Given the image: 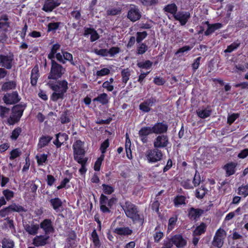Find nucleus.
Segmentation results:
<instances>
[{"mask_svg":"<svg viewBox=\"0 0 248 248\" xmlns=\"http://www.w3.org/2000/svg\"><path fill=\"white\" fill-rule=\"evenodd\" d=\"M66 72V68L56 60L50 61V69L47 78L49 80L46 85L53 92L50 96V99L57 102L59 99H63L64 94L68 89V82L63 79L59 80Z\"/></svg>","mask_w":248,"mask_h":248,"instance_id":"obj_1","label":"nucleus"},{"mask_svg":"<svg viewBox=\"0 0 248 248\" xmlns=\"http://www.w3.org/2000/svg\"><path fill=\"white\" fill-rule=\"evenodd\" d=\"M102 189L104 194H101L99 198L100 209L103 213H110V209L117 202V199L112 197L108 199L106 195H111L115 190L114 187L111 185L103 184Z\"/></svg>","mask_w":248,"mask_h":248,"instance_id":"obj_2","label":"nucleus"},{"mask_svg":"<svg viewBox=\"0 0 248 248\" xmlns=\"http://www.w3.org/2000/svg\"><path fill=\"white\" fill-rule=\"evenodd\" d=\"M84 142L80 140H77L73 144V155L74 160L81 165L79 172L81 175L85 174L87 170L86 165L88 158L84 157L86 151L84 148Z\"/></svg>","mask_w":248,"mask_h":248,"instance_id":"obj_3","label":"nucleus"},{"mask_svg":"<svg viewBox=\"0 0 248 248\" xmlns=\"http://www.w3.org/2000/svg\"><path fill=\"white\" fill-rule=\"evenodd\" d=\"M123 208L126 216L131 219L133 223H138L141 225L143 224L144 216L138 206L127 201L125 202Z\"/></svg>","mask_w":248,"mask_h":248,"instance_id":"obj_4","label":"nucleus"},{"mask_svg":"<svg viewBox=\"0 0 248 248\" xmlns=\"http://www.w3.org/2000/svg\"><path fill=\"white\" fill-rule=\"evenodd\" d=\"M27 107V104L23 102L15 105L11 109V114L7 118V124L13 125L19 122Z\"/></svg>","mask_w":248,"mask_h":248,"instance_id":"obj_5","label":"nucleus"},{"mask_svg":"<svg viewBox=\"0 0 248 248\" xmlns=\"http://www.w3.org/2000/svg\"><path fill=\"white\" fill-rule=\"evenodd\" d=\"M26 212H27V209L24 207L14 202L0 210V217H8V216L13 212H17L19 213L20 215L22 216L21 213H26Z\"/></svg>","mask_w":248,"mask_h":248,"instance_id":"obj_6","label":"nucleus"},{"mask_svg":"<svg viewBox=\"0 0 248 248\" xmlns=\"http://www.w3.org/2000/svg\"><path fill=\"white\" fill-rule=\"evenodd\" d=\"M145 156L148 163H155L163 159V154L160 149L154 147L146 151Z\"/></svg>","mask_w":248,"mask_h":248,"instance_id":"obj_7","label":"nucleus"},{"mask_svg":"<svg viewBox=\"0 0 248 248\" xmlns=\"http://www.w3.org/2000/svg\"><path fill=\"white\" fill-rule=\"evenodd\" d=\"M226 236V232L224 229L221 228L217 229L214 236L212 242V245L217 248H221L223 245Z\"/></svg>","mask_w":248,"mask_h":248,"instance_id":"obj_8","label":"nucleus"},{"mask_svg":"<svg viewBox=\"0 0 248 248\" xmlns=\"http://www.w3.org/2000/svg\"><path fill=\"white\" fill-rule=\"evenodd\" d=\"M170 144L169 139L166 135H159L155 139L153 142L154 148L160 149L166 148Z\"/></svg>","mask_w":248,"mask_h":248,"instance_id":"obj_9","label":"nucleus"},{"mask_svg":"<svg viewBox=\"0 0 248 248\" xmlns=\"http://www.w3.org/2000/svg\"><path fill=\"white\" fill-rule=\"evenodd\" d=\"M14 60V55L13 53L9 52L8 54H0V65L6 69H11L13 66Z\"/></svg>","mask_w":248,"mask_h":248,"instance_id":"obj_10","label":"nucleus"},{"mask_svg":"<svg viewBox=\"0 0 248 248\" xmlns=\"http://www.w3.org/2000/svg\"><path fill=\"white\" fill-rule=\"evenodd\" d=\"M20 99L16 91L11 93H6L4 95L2 98L4 102L7 105L15 104L18 103Z\"/></svg>","mask_w":248,"mask_h":248,"instance_id":"obj_11","label":"nucleus"},{"mask_svg":"<svg viewBox=\"0 0 248 248\" xmlns=\"http://www.w3.org/2000/svg\"><path fill=\"white\" fill-rule=\"evenodd\" d=\"M63 0H45L42 10L46 12H51L59 6Z\"/></svg>","mask_w":248,"mask_h":248,"instance_id":"obj_12","label":"nucleus"},{"mask_svg":"<svg viewBox=\"0 0 248 248\" xmlns=\"http://www.w3.org/2000/svg\"><path fill=\"white\" fill-rule=\"evenodd\" d=\"M156 102V99L155 97L145 99L143 102L140 104L139 108L144 112H149L151 110V107L154 106Z\"/></svg>","mask_w":248,"mask_h":248,"instance_id":"obj_13","label":"nucleus"},{"mask_svg":"<svg viewBox=\"0 0 248 248\" xmlns=\"http://www.w3.org/2000/svg\"><path fill=\"white\" fill-rule=\"evenodd\" d=\"M39 228L43 230L45 234L49 235L54 232L53 223L50 219H44L39 224Z\"/></svg>","mask_w":248,"mask_h":248,"instance_id":"obj_14","label":"nucleus"},{"mask_svg":"<svg viewBox=\"0 0 248 248\" xmlns=\"http://www.w3.org/2000/svg\"><path fill=\"white\" fill-rule=\"evenodd\" d=\"M153 134L150 126H143L139 131L138 135L142 143H146L148 141V136Z\"/></svg>","mask_w":248,"mask_h":248,"instance_id":"obj_15","label":"nucleus"},{"mask_svg":"<svg viewBox=\"0 0 248 248\" xmlns=\"http://www.w3.org/2000/svg\"><path fill=\"white\" fill-rule=\"evenodd\" d=\"M49 236L48 235H36L32 240V244L36 247H43L49 244Z\"/></svg>","mask_w":248,"mask_h":248,"instance_id":"obj_16","label":"nucleus"},{"mask_svg":"<svg viewBox=\"0 0 248 248\" xmlns=\"http://www.w3.org/2000/svg\"><path fill=\"white\" fill-rule=\"evenodd\" d=\"M153 133L164 135L168 130V125L163 122H157L151 127Z\"/></svg>","mask_w":248,"mask_h":248,"instance_id":"obj_17","label":"nucleus"},{"mask_svg":"<svg viewBox=\"0 0 248 248\" xmlns=\"http://www.w3.org/2000/svg\"><path fill=\"white\" fill-rule=\"evenodd\" d=\"M140 12L138 7L135 5L131 7L127 13V18L132 22H135L139 20L141 17Z\"/></svg>","mask_w":248,"mask_h":248,"instance_id":"obj_18","label":"nucleus"},{"mask_svg":"<svg viewBox=\"0 0 248 248\" xmlns=\"http://www.w3.org/2000/svg\"><path fill=\"white\" fill-rule=\"evenodd\" d=\"M171 242L177 248H183L187 244L186 240L182 234H176L171 237Z\"/></svg>","mask_w":248,"mask_h":248,"instance_id":"obj_19","label":"nucleus"},{"mask_svg":"<svg viewBox=\"0 0 248 248\" xmlns=\"http://www.w3.org/2000/svg\"><path fill=\"white\" fill-rule=\"evenodd\" d=\"M202 24H206L207 26V30L204 31V35L208 36L214 33L216 31L221 29L223 25L221 23H216L210 24L208 21L203 22Z\"/></svg>","mask_w":248,"mask_h":248,"instance_id":"obj_20","label":"nucleus"},{"mask_svg":"<svg viewBox=\"0 0 248 248\" xmlns=\"http://www.w3.org/2000/svg\"><path fill=\"white\" fill-rule=\"evenodd\" d=\"M90 36V41L93 42L100 38V35L97 31L93 28L84 27L83 35L88 37L89 35Z\"/></svg>","mask_w":248,"mask_h":248,"instance_id":"obj_21","label":"nucleus"},{"mask_svg":"<svg viewBox=\"0 0 248 248\" xmlns=\"http://www.w3.org/2000/svg\"><path fill=\"white\" fill-rule=\"evenodd\" d=\"M190 17V14L188 12L179 11L174 15V18L176 20L179 21L181 25L186 24Z\"/></svg>","mask_w":248,"mask_h":248,"instance_id":"obj_22","label":"nucleus"},{"mask_svg":"<svg viewBox=\"0 0 248 248\" xmlns=\"http://www.w3.org/2000/svg\"><path fill=\"white\" fill-rule=\"evenodd\" d=\"M203 213V210L201 209L191 207L188 210L187 216L190 220L196 221Z\"/></svg>","mask_w":248,"mask_h":248,"instance_id":"obj_23","label":"nucleus"},{"mask_svg":"<svg viewBox=\"0 0 248 248\" xmlns=\"http://www.w3.org/2000/svg\"><path fill=\"white\" fill-rule=\"evenodd\" d=\"M237 163L235 162H230L223 166L222 169L226 171V176H230L234 174L236 170Z\"/></svg>","mask_w":248,"mask_h":248,"instance_id":"obj_24","label":"nucleus"},{"mask_svg":"<svg viewBox=\"0 0 248 248\" xmlns=\"http://www.w3.org/2000/svg\"><path fill=\"white\" fill-rule=\"evenodd\" d=\"M40 77V73L39 70V66L36 64L32 69L31 74V84L32 86H35L39 78Z\"/></svg>","mask_w":248,"mask_h":248,"instance_id":"obj_25","label":"nucleus"},{"mask_svg":"<svg viewBox=\"0 0 248 248\" xmlns=\"http://www.w3.org/2000/svg\"><path fill=\"white\" fill-rule=\"evenodd\" d=\"M24 229L30 235H36L39 229V225L38 224H34L32 222L31 225L26 224L24 226Z\"/></svg>","mask_w":248,"mask_h":248,"instance_id":"obj_26","label":"nucleus"},{"mask_svg":"<svg viewBox=\"0 0 248 248\" xmlns=\"http://www.w3.org/2000/svg\"><path fill=\"white\" fill-rule=\"evenodd\" d=\"M49 202L51 206L56 212H57L60 210V208H62V202L59 197L52 198Z\"/></svg>","mask_w":248,"mask_h":248,"instance_id":"obj_27","label":"nucleus"},{"mask_svg":"<svg viewBox=\"0 0 248 248\" xmlns=\"http://www.w3.org/2000/svg\"><path fill=\"white\" fill-rule=\"evenodd\" d=\"M53 137L50 136L42 135L39 139V142L37 144L38 149H42L47 146L52 140Z\"/></svg>","mask_w":248,"mask_h":248,"instance_id":"obj_28","label":"nucleus"},{"mask_svg":"<svg viewBox=\"0 0 248 248\" xmlns=\"http://www.w3.org/2000/svg\"><path fill=\"white\" fill-rule=\"evenodd\" d=\"M186 197L182 195H177L174 197L173 200V203L175 207H179L181 205H185Z\"/></svg>","mask_w":248,"mask_h":248,"instance_id":"obj_29","label":"nucleus"},{"mask_svg":"<svg viewBox=\"0 0 248 248\" xmlns=\"http://www.w3.org/2000/svg\"><path fill=\"white\" fill-rule=\"evenodd\" d=\"M114 232L119 235H130L133 233V230L128 227H117L114 230Z\"/></svg>","mask_w":248,"mask_h":248,"instance_id":"obj_30","label":"nucleus"},{"mask_svg":"<svg viewBox=\"0 0 248 248\" xmlns=\"http://www.w3.org/2000/svg\"><path fill=\"white\" fill-rule=\"evenodd\" d=\"M212 113V110L210 107L208 106L203 109H198L196 110L197 115L199 117L202 119H205L209 117Z\"/></svg>","mask_w":248,"mask_h":248,"instance_id":"obj_31","label":"nucleus"},{"mask_svg":"<svg viewBox=\"0 0 248 248\" xmlns=\"http://www.w3.org/2000/svg\"><path fill=\"white\" fill-rule=\"evenodd\" d=\"M109 98L108 95L105 93L99 94L97 97L93 99V102H98L102 105H106L109 102Z\"/></svg>","mask_w":248,"mask_h":248,"instance_id":"obj_32","label":"nucleus"},{"mask_svg":"<svg viewBox=\"0 0 248 248\" xmlns=\"http://www.w3.org/2000/svg\"><path fill=\"white\" fill-rule=\"evenodd\" d=\"M91 240L92 241L93 246L96 248H100L101 246V243L100 240L99 235L97 233L95 229H94L91 233Z\"/></svg>","mask_w":248,"mask_h":248,"instance_id":"obj_33","label":"nucleus"},{"mask_svg":"<svg viewBox=\"0 0 248 248\" xmlns=\"http://www.w3.org/2000/svg\"><path fill=\"white\" fill-rule=\"evenodd\" d=\"M61 48V45L58 43L53 44L51 48L49 53L47 54V58L48 60L51 61L55 60V55L56 54L57 51L60 50Z\"/></svg>","mask_w":248,"mask_h":248,"instance_id":"obj_34","label":"nucleus"},{"mask_svg":"<svg viewBox=\"0 0 248 248\" xmlns=\"http://www.w3.org/2000/svg\"><path fill=\"white\" fill-rule=\"evenodd\" d=\"M206 228L207 225L204 222H202L193 231V235L199 236L204 233L206 231Z\"/></svg>","mask_w":248,"mask_h":248,"instance_id":"obj_35","label":"nucleus"},{"mask_svg":"<svg viewBox=\"0 0 248 248\" xmlns=\"http://www.w3.org/2000/svg\"><path fill=\"white\" fill-rule=\"evenodd\" d=\"M16 87V82L15 80L9 81L3 83L1 90L4 92H7L11 90H14Z\"/></svg>","mask_w":248,"mask_h":248,"instance_id":"obj_36","label":"nucleus"},{"mask_svg":"<svg viewBox=\"0 0 248 248\" xmlns=\"http://www.w3.org/2000/svg\"><path fill=\"white\" fill-rule=\"evenodd\" d=\"M122 83L125 86L130 78L131 73L128 68L123 69L121 72Z\"/></svg>","mask_w":248,"mask_h":248,"instance_id":"obj_37","label":"nucleus"},{"mask_svg":"<svg viewBox=\"0 0 248 248\" xmlns=\"http://www.w3.org/2000/svg\"><path fill=\"white\" fill-rule=\"evenodd\" d=\"M62 24V23L61 22H50L48 24L47 26V32H55L56 31L59 29L60 26Z\"/></svg>","mask_w":248,"mask_h":248,"instance_id":"obj_38","label":"nucleus"},{"mask_svg":"<svg viewBox=\"0 0 248 248\" xmlns=\"http://www.w3.org/2000/svg\"><path fill=\"white\" fill-rule=\"evenodd\" d=\"M165 12L172 14L173 16L177 13V6L175 3L169 4L164 8Z\"/></svg>","mask_w":248,"mask_h":248,"instance_id":"obj_39","label":"nucleus"},{"mask_svg":"<svg viewBox=\"0 0 248 248\" xmlns=\"http://www.w3.org/2000/svg\"><path fill=\"white\" fill-rule=\"evenodd\" d=\"M2 248H14L15 243L14 241L10 238H3L1 241Z\"/></svg>","mask_w":248,"mask_h":248,"instance_id":"obj_40","label":"nucleus"},{"mask_svg":"<svg viewBox=\"0 0 248 248\" xmlns=\"http://www.w3.org/2000/svg\"><path fill=\"white\" fill-rule=\"evenodd\" d=\"M207 193V189L203 186L197 188L195 191V196L199 199H202Z\"/></svg>","mask_w":248,"mask_h":248,"instance_id":"obj_41","label":"nucleus"},{"mask_svg":"<svg viewBox=\"0 0 248 248\" xmlns=\"http://www.w3.org/2000/svg\"><path fill=\"white\" fill-rule=\"evenodd\" d=\"M48 155L47 154H43L40 155H36L35 158L37 160V163L38 166L43 165L44 163H46L47 161Z\"/></svg>","mask_w":248,"mask_h":248,"instance_id":"obj_42","label":"nucleus"},{"mask_svg":"<svg viewBox=\"0 0 248 248\" xmlns=\"http://www.w3.org/2000/svg\"><path fill=\"white\" fill-rule=\"evenodd\" d=\"M181 186L186 189H191L194 188V186L191 180L189 179H184L180 183Z\"/></svg>","mask_w":248,"mask_h":248,"instance_id":"obj_43","label":"nucleus"},{"mask_svg":"<svg viewBox=\"0 0 248 248\" xmlns=\"http://www.w3.org/2000/svg\"><path fill=\"white\" fill-rule=\"evenodd\" d=\"M2 194L6 201H9L14 197V192L9 189H6L2 191Z\"/></svg>","mask_w":248,"mask_h":248,"instance_id":"obj_44","label":"nucleus"},{"mask_svg":"<svg viewBox=\"0 0 248 248\" xmlns=\"http://www.w3.org/2000/svg\"><path fill=\"white\" fill-rule=\"evenodd\" d=\"M153 65V62L150 60H146L145 62H140L137 63V65L140 68L149 69Z\"/></svg>","mask_w":248,"mask_h":248,"instance_id":"obj_45","label":"nucleus"},{"mask_svg":"<svg viewBox=\"0 0 248 248\" xmlns=\"http://www.w3.org/2000/svg\"><path fill=\"white\" fill-rule=\"evenodd\" d=\"M69 114V111L68 110H66L63 112L60 117V120L62 124H65L70 122Z\"/></svg>","mask_w":248,"mask_h":248,"instance_id":"obj_46","label":"nucleus"},{"mask_svg":"<svg viewBox=\"0 0 248 248\" xmlns=\"http://www.w3.org/2000/svg\"><path fill=\"white\" fill-rule=\"evenodd\" d=\"M63 58L65 63L66 61H68L72 65H75V63L73 60V56L72 54L67 51H64L63 52Z\"/></svg>","mask_w":248,"mask_h":248,"instance_id":"obj_47","label":"nucleus"},{"mask_svg":"<svg viewBox=\"0 0 248 248\" xmlns=\"http://www.w3.org/2000/svg\"><path fill=\"white\" fill-rule=\"evenodd\" d=\"M22 154L21 150L19 148H16L12 150L10 153L9 159L11 160H14L15 158L20 156Z\"/></svg>","mask_w":248,"mask_h":248,"instance_id":"obj_48","label":"nucleus"},{"mask_svg":"<svg viewBox=\"0 0 248 248\" xmlns=\"http://www.w3.org/2000/svg\"><path fill=\"white\" fill-rule=\"evenodd\" d=\"M10 111L9 108L0 105V117L1 118H8Z\"/></svg>","mask_w":248,"mask_h":248,"instance_id":"obj_49","label":"nucleus"},{"mask_svg":"<svg viewBox=\"0 0 248 248\" xmlns=\"http://www.w3.org/2000/svg\"><path fill=\"white\" fill-rule=\"evenodd\" d=\"M105 158V155H100V156L97 158L96 160L94 165V170L95 171H99L100 170V167L102 165V163L104 160Z\"/></svg>","mask_w":248,"mask_h":248,"instance_id":"obj_50","label":"nucleus"},{"mask_svg":"<svg viewBox=\"0 0 248 248\" xmlns=\"http://www.w3.org/2000/svg\"><path fill=\"white\" fill-rule=\"evenodd\" d=\"M177 219L178 218L176 216H174L170 218L168 226V230L171 231L174 228Z\"/></svg>","mask_w":248,"mask_h":248,"instance_id":"obj_51","label":"nucleus"},{"mask_svg":"<svg viewBox=\"0 0 248 248\" xmlns=\"http://www.w3.org/2000/svg\"><path fill=\"white\" fill-rule=\"evenodd\" d=\"M109 146V140L108 139L105 140L101 144L100 147V150L101 152V155H105L107 148Z\"/></svg>","mask_w":248,"mask_h":248,"instance_id":"obj_52","label":"nucleus"},{"mask_svg":"<svg viewBox=\"0 0 248 248\" xmlns=\"http://www.w3.org/2000/svg\"><path fill=\"white\" fill-rule=\"evenodd\" d=\"M238 194L244 197L248 195V185L242 186L238 189Z\"/></svg>","mask_w":248,"mask_h":248,"instance_id":"obj_53","label":"nucleus"},{"mask_svg":"<svg viewBox=\"0 0 248 248\" xmlns=\"http://www.w3.org/2000/svg\"><path fill=\"white\" fill-rule=\"evenodd\" d=\"M148 50V46L145 43H141L137 49V54L138 55H142L145 53Z\"/></svg>","mask_w":248,"mask_h":248,"instance_id":"obj_54","label":"nucleus"},{"mask_svg":"<svg viewBox=\"0 0 248 248\" xmlns=\"http://www.w3.org/2000/svg\"><path fill=\"white\" fill-rule=\"evenodd\" d=\"M22 132L21 128L20 127H17L15 128L12 132V134L10 136L11 139L12 140H16L17 139L19 135L21 134Z\"/></svg>","mask_w":248,"mask_h":248,"instance_id":"obj_55","label":"nucleus"},{"mask_svg":"<svg viewBox=\"0 0 248 248\" xmlns=\"http://www.w3.org/2000/svg\"><path fill=\"white\" fill-rule=\"evenodd\" d=\"M148 35L146 31L137 32L136 33V41L138 43L141 42Z\"/></svg>","mask_w":248,"mask_h":248,"instance_id":"obj_56","label":"nucleus"},{"mask_svg":"<svg viewBox=\"0 0 248 248\" xmlns=\"http://www.w3.org/2000/svg\"><path fill=\"white\" fill-rule=\"evenodd\" d=\"M8 31L7 28H4L0 31V42L1 43H5L8 39V35L7 32Z\"/></svg>","mask_w":248,"mask_h":248,"instance_id":"obj_57","label":"nucleus"},{"mask_svg":"<svg viewBox=\"0 0 248 248\" xmlns=\"http://www.w3.org/2000/svg\"><path fill=\"white\" fill-rule=\"evenodd\" d=\"M192 183L194 187L198 186L201 183V176L197 170H196Z\"/></svg>","mask_w":248,"mask_h":248,"instance_id":"obj_58","label":"nucleus"},{"mask_svg":"<svg viewBox=\"0 0 248 248\" xmlns=\"http://www.w3.org/2000/svg\"><path fill=\"white\" fill-rule=\"evenodd\" d=\"M140 2L144 6H151L157 4L158 0H140Z\"/></svg>","mask_w":248,"mask_h":248,"instance_id":"obj_59","label":"nucleus"},{"mask_svg":"<svg viewBox=\"0 0 248 248\" xmlns=\"http://www.w3.org/2000/svg\"><path fill=\"white\" fill-rule=\"evenodd\" d=\"M239 117V114L238 113H233L229 115L227 118V124L231 125Z\"/></svg>","mask_w":248,"mask_h":248,"instance_id":"obj_60","label":"nucleus"},{"mask_svg":"<svg viewBox=\"0 0 248 248\" xmlns=\"http://www.w3.org/2000/svg\"><path fill=\"white\" fill-rule=\"evenodd\" d=\"M193 47V46H185L179 48L175 53V55L178 56L180 53H183L185 52L190 50Z\"/></svg>","mask_w":248,"mask_h":248,"instance_id":"obj_61","label":"nucleus"},{"mask_svg":"<svg viewBox=\"0 0 248 248\" xmlns=\"http://www.w3.org/2000/svg\"><path fill=\"white\" fill-rule=\"evenodd\" d=\"M64 51L62 50V53L58 52L55 55V59H56L57 62L59 63L65 64L64 62L63 52Z\"/></svg>","mask_w":248,"mask_h":248,"instance_id":"obj_62","label":"nucleus"},{"mask_svg":"<svg viewBox=\"0 0 248 248\" xmlns=\"http://www.w3.org/2000/svg\"><path fill=\"white\" fill-rule=\"evenodd\" d=\"M110 72V70L107 68H104L100 70H98L96 72V75L97 77H103L108 75Z\"/></svg>","mask_w":248,"mask_h":248,"instance_id":"obj_63","label":"nucleus"},{"mask_svg":"<svg viewBox=\"0 0 248 248\" xmlns=\"http://www.w3.org/2000/svg\"><path fill=\"white\" fill-rule=\"evenodd\" d=\"M120 52V48L118 46H112L108 50V55L113 57Z\"/></svg>","mask_w":248,"mask_h":248,"instance_id":"obj_64","label":"nucleus"}]
</instances>
